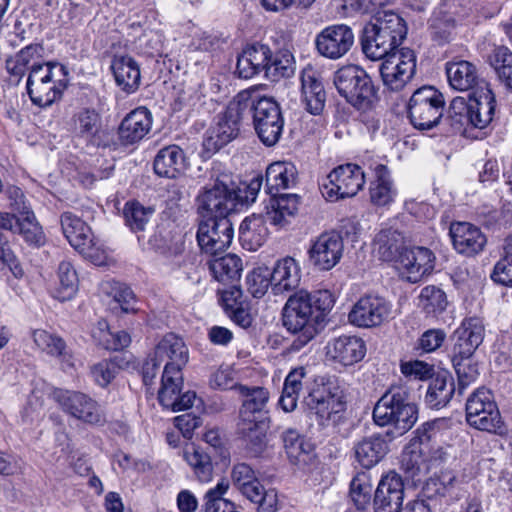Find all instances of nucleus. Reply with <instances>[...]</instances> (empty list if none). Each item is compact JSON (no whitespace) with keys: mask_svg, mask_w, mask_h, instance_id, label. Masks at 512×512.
<instances>
[{"mask_svg":"<svg viewBox=\"0 0 512 512\" xmlns=\"http://www.w3.org/2000/svg\"><path fill=\"white\" fill-rule=\"evenodd\" d=\"M333 305L334 298L328 290L297 291L283 308V325L291 333H300L301 343L306 344L317 335Z\"/></svg>","mask_w":512,"mask_h":512,"instance_id":"f257e3e1","label":"nucleus"},{"mask_svg":"<svg viewBox=\"0 0 512 512\" xmlns=\"http://www.w3.org/2000/svg\"><path fill=\"white\" fill-rule=\"evenodd\" d=\"M406 34L404 19L392 11H385L375 18V22L364 27L360 39L362 51L373 61L381 60L398 50Z\"/></svg>","mask_w":512,"mask_h":512,"instance_id":"f03ea898","label":"nucleus"},{"mask_svg":"<svg viewBox=\"0 0 512 512\" xmlns=\"http://www.w3.org/2000/svg\"><path fill=\"white\" fill-rule=\"evenodd\" d=\"M433 430V424H422L402 453L401 468L414 484L421 482L444 459L442 447L432 441Z\"/></svg>","mask_w":512,"mask_h":512,"instance_id":"7ed1b4c3","label":"nucleus"},{"mask_svg":"<svg viewBox=\"0 0 512 512\" xmlns=\"http://www.w3.org/2000/svg\"><path fill=\"white\" fill-rule=\"evenodd\" d=\"M197 209L210 218L227 217L242 205L232 175L215 167L207 183L196 197Z\"/></svg>","mask_w":512,"mask_h":512,"instance_id":"20e7f679","label":"nucleus"},{"mask_svg":"<svg viewBox=\"0 0 512 512\" xmlns=\"http://www.w3.org/2000/svg\"><path fill=\"white\" fill-rule=\"evenodd\" d=\"M373 420L376 425L392 426L399 435L408 432L418 420V408L404 386L391 387L375 404Z\"/></svg>","mask_w":512,"mask_h":512,"instance_id":"39448f33","label":"nucleus"},{"mask_svg":"<svg viewBox=\"0 0 512 512\" xmlns=\"http://www.w3.org/2000/svg\"><path fill=\"white\" fill-rule=\"evenodd\" d=\"M66 66L47 62L28 74L27 93L33 104L48 107L61 98L68 85Z\"/></svg>","mask_w":512,"mask_h":512,"instance_id":"423d86ee","label":"nucleus"},{"mask_svg":"<svg viewBox=\"0 0 512 512\" xmlns=\"http://www.w3.org/2000/svg\"><path fill=\"white\" fill-rule=\"evenodd\" d=\"M334 85L339 94L358 109L369 108L376 96L371 77L356 65H347L337 70Z\"/></svg>","mask_w":512,"mask_h":512,"instance_id":"0eeeda50","label":"nucleus"},{"mask_svg":"<svg viewBox=\"0 0 512 512\" xmlns=\"http://www.w3.org/2000/svg\"><path fill=\"white\" fill-rule=\"evenodd\" d=\"M443 94L432 86H423L411 96L408 114L411 124L418 130H430L436 127L443 116Z\"/></svg>","mask_w":512,"mask_h":512,"instance_id":"6e6552de","label":"nucleus"},{"mask_svg":"<svg viewBox=\"0 0 512 512\" xmlns=\"http://www.w3.org/2000/svg\"><path fill=\"white\" fill-rule=\"evenodd\" d=\"M466 420L478 430L502 433L503 421L492 393L484 388L477 389L466 402Z\"/></svg>","mask_w":512,"mask_h":512,"instance_id":"1a4fd4ad","label":"nucleus"},{"mask_svg":"<svg viewBox=\"0 0 512 512\" xmlns=\"http://www.w3.org/2000/svg\"><path fill=\"white\" fill-rule=\"evenodd\" d=\"M365 184L362 168L353 163L334 168L321 184L322 195L329 201L355 196Z\"/></svg>","mask_w":512,"mask_h":512,"instance_id":"9d476101","label":"nucleus"},{"mask_svg":"<svg viewBox=\"0 0 512 512\" xmlns=\"http://www.w3.org/2000/svg\"><path fill=\"white\" fill-rule=\"evenodd\" d=\"M381 60L380 75L384 86L391 91L402 90L416 71V56L409 48L394 51Z\"/></svg>","mask_w":512,"mask_h":512,"instance_id":"9b49d317","label":"nucleus"},{"mask_svg":"<svg viewBox=\"0 0 512 512\" xmlns=\"http://www.w3.org/2000/svg\"><path fill=\"white\" fill-rule=\"evenodd\" d=\"M253 125L265 146L272 147L277 144L284 127V119L277 102L269 97H260L253 114Z\"/></svg>","mask_w":512,"mask_h":512,"instance_id":"f8f14e48","label":"nucleus"},{"mask_svg":"<svg viewBox=\"0 0 512 512\" xmlns=\"http://www.w3.org/2000/svg\"><path fill=\"white\" fill-rule=\"evenodd\" d=\"M233 236V224L227 217H209L199 224L196 235L201 250L211 256L225 251L230 246Z\"/></svg>","mask_w":512,"mask_h":512,"instance_id":"ddd939ff","label":"nucleus"},{"mask_svg":"<svg viewBox=\"0 0 512 512\" xmlns=\"http://www.w3.org/2000/svg\"><path fill=\"white\" fill-rule=\"evenodd\" d=\"M183 386L182 370L163 369L161 385L158 390L159 403L173 412L182 411L192 407L196 398L195 392L187 391L181 394Z\"/></svg>","mask_w":512,"mask_h":512,"instance_id":"4468645a","label":"nucleus"},{"mask_svg":"<svg viewBox=\"0 0 512 512\" xmlns=\"http://www.w3.org/2000/svg\"><path fill=\"white\" fill-rule=\"evenodd\" d=\"M484 320L479 316L463 319L452 335L453 345L450 357H474L485 338Z\"/></svg>","mask_w":512,"mask_h":512,"instance_id":"2eb2a0df","label":"nucleus"},{"mask_svg":"<svg viewBox=\"0 0 512 512\" xmlns=\"http://www.w3.org/2000/svg\"><path fill=\"white\" fill-rule=\"evenodd\" d=\"M392 304L379 295L361 297L353 306L348 318L358 327L370 328L379 326L391 314Z\"/></svg>","mask_w":512,"mask_h":512,"instance_id":"dca6fc26","label":"nucleus"},{"mask_svg":"<svg viewBox=\"0 0 512 512\" xmlns=\"http://www.w3.org/2000/svg\"><path fill=\"white\" fill-rule=\"evenodd\" d=\"M343 250V239L338 232H323L311 241L309 260L317 269L329 271L339 263Z\"/></svg>","mask_w":512,"mask_h":512,"instance_id":"f3484780","label":"nucleus"},{"mask_svg":"<svg viewBox=\"0 0 512 512\" xmlns=\"http://www.w3.org/2000/svg\"><path fill=\"white\" fill-rule=\"evenodd\" d=\"M61 228L71 246L85 260L95 264L96 246L92 229L70 212L62 214Z\"/></svg>","mask_w":512,"mask_h":512,"instance_id":"a211bd4d","label":"nucleus"},{"mask_svg":"<svg viewBox=\"0 0 512 512\" xmlns=\"http://www.w3.org/2000/svg\"><path fill=\"white\" fill-rule=\"evenodd\" d=\"M318 52L329 59H339L354 44V33L348 25L335 24L324 28L315 40Z\"/></svg>","mask_w":512,"mask_h":512,"instance_id":"6ab92c4d","label":"nucleus"},{"mask_svg":"<svg viewBox=\"0 0 512 512\" xmlns=\"http://www.w3.org/2000/svg\"><path fill=\"white\" fill-rule=\"evenodd\" d=\"M435 256L425 247L403 248L399 256V270L410 283L420 281L432 272Z\"/></svg>","mask_w":512,"mask_h":512,"instance_id":"aec40b11","label":"nucleus"},{"mask_svg":"<svg viewBox=\"0 0 512 512\" xmlns=\"http://www.w3.org/2000/svg\"><path fill=\"white\" fill-rule=\"evenodd\" d=\"M404 499V483L395 471L383 475L374 496V512H400Z\"/></svg>","mask_w":512,"mask_h":512,"instance_id":"412c9836","label":"nucleus"},{"mask_svg":"<svg viewBox=\"0 0 512 512\" xmlns=\"http://www.w3.org/2000/svg\"><path fill=\"white\" fill-rule=\"evenodd\" d=\"M449 234L454 249L465 256L479 254L487 243L486 236L481 229L468 222L452 223Z\"/></svg>","mask_w":512,"mask_h":512,"instance_id":"4be33fe9","label":"nucleus"},{"mask_svg":"<svg viewBox=\"0 0 512 512\" xmlns=\"http://www.w3.org/2000/svg\"><path fill=\"white\" fill-rule=\"evenodd\" d=\"M152 114L146 107H138L129 112L121 121L118 134L124 145L141 141L152 128Z\"/></svg>","mask_w":512,"mask_h":512,"instance_id":"5701e85b","label":"nucleus"},{"mask_svg":"<svg viewBox=\"0 0 512 512\" xmlns=\"http://www.w3.org/2000/svg\"><path fill=\"white\" fill-rule=\"evenodd\" d=\"M101 302L108 306L112 313H135L136 297L126 285L115 280H103L100 284Z\"/></svg>","mask_w":512,"mask_h":512,"instance_id":"b1692460","label":"nucleus"},{"mask_svg":"<svg viewBox=\"0 0 512 512\" xmlns=\"http://www.w3.org/2000/svg\"><path fill=\"white\" fill-rule=\"evenodd\" d=\"M272 293L283 295L298 288L301 281V267L293 257L286 256L276 261L270 271Z\"/></svg>","mask_w":512,"mask_h":512,"instance_id":"393cba45","label":"nucleus"},{"mask_svg":"<svg viewBox=\"0 0 512 512\" xmlns=\"http://www.w3.org/2000/svg\"><path fill=\"white\" fill-rule=\"evenodd\" d=\"M326 92L317 72L306 68L301 74V103L312 115H320L325 107Z\"/></svg>","mask_w":512,"mask_h":512,"instance_id":"a878e982","label":"nucleus"},{"mask_svg":"<svg viewBox=\"0 0 512 512\" xmlns=\"http://www.w3.org/2000/svg\"><path fill=\"white\" fill-rule=\"evenodd\" d=\"M306 404L317 415L321 425H325L333 414H337L344 409L341 397L332 393L331 388L326 385L311 391L306 398Z\"/></svg>","mask_w":512,"mask_h":512,"instance_id":"bb28decb","label":"nucleus"},{"mask_svg":"<svg viewBox=\"0 0 512 512\" xmlns=\"http://www.w3.org/2000/svg\"><path fill=\"white\" fill-rule=\"evenodd\" d=\"M271 49L264 44H253L245 47L237 58L236 73L240 78L251 79L266 71Z\"/></svg>","mask_w":512,"mask_h":512,"instance_id":"cd10ccee","label":"nucleus"},{"mask_svg":"<svg viewBox=\"0 0 512 512\" xmlns=\"http://www.w3.org/2000/svg\"><path fill=\"white\" fill-rule=\"evenodd\" d=\"M154 356L160 361H166L164 369L182 370L189 359L188 348L184 341L173 333L165 335L156 345Z\"/></svg>","mask_w":512,"mask_h":512,"instance_id":"c85d7f7f","label":"nucleus"},{"mask_svg":"<svg viewBox=\"0 0 512 512\" xmlns=\"http://www.w3.org/2000/svg\"><path fill=\"white\" fill-rule=\"evenodd\" d=\"M44 47L39 43L27 45L14 56L6 60V69L11 76L17 78V82L28 72L42 67L47 62L43 60Z\"/></svg>","mask_w":512,"mask_h":512,"instance_id":"c756f323","label":"nucleus"},{"mask_svg":"<svg viewBox=\"0 0 512 512\" xmlns=\"http://www.w3.org/2000/svg\"><path fill=\"white\" fill-rule=\"evenodd\" d=\"M388 451V442L380 434L364 437L356 442L353 447L355 460L365 469H370L377 465Z\"/></svg>","mask_w":512,"mask_h":512,"instance_id":"7c9ffc66","label":"nucleus"},{"mask_svg":"<svg viewBox=\"0 0 512 512\" xmlns=\"http://www.w3.org/2000/svg\"><path fill=\"white\" fill-rule=\"evenodd\" d=\"M238 391L244 398L240 409V418L268 419V402L270 394L264 387L239 386Z\"/></svg>","mask_w":512,"mask_h":512,"instance_id":"2f4dec72","label":"nucleus"},{"mask_svg":"<svg viewBox=\"0 0 512 512\" xmlns=\"http://www.w3.org/2000/svg\"><path fill=\"white\" fill-rule=\"evenodd\" d=\"M153 168L160 177L176 178L186 168L184 151L178 145H169L160 149L154 158Z\"/></svg>","mask_w":512,"mask_h":512,"instance_id":"473e14b6","label":"nucleus"},{"mask_svg":"<svg viewBox=\"0 0 512 512\" xmlns=\"http://www.w3.org/2000/svg\"><path fill=\"white\" fill-rule=\"evenodd\" d=\"M55 399L63 410L83 422L93 424L95 405L86 395L72 391H55Z\"/></svg>","mask_w":512,"mask_h":512,"instance_id":"72a5a7b5","label":"nucleus"},{"mask_svg":"<svg viewBox=\"0 0 512 512\" xmlns=\"http://www.w3.org/2000/svg\"><path fill=\"white\" fill-rule=\"evenodd\" d=\"M365 353L364 341L356 336L342 335L329 345V354L345 366L359 362Z\"/></svg>","mask_w":512,"mask_h":512,"instance_id":"f704fd0d","label":"nucleus"},{"mask_svg":"<svg viewBox=\"0 0 512 512\" xmlns=\"http://www.w3.org/2000/svg\"><path fill=\"white\" fill-rule=\"evenodd\" d=\"M297 179L295 165L287 161H277L266 169L265 181L268 193L275 196L280 190L294 187Z\"/></svg>","mask_w":512,"mask_h":512,"instance_id":"c9c22d12","label":"nucleus"},{"mask_svg":"<svg viewBox=\"0 0 512 512\" xmlns=\"http://www.w3.org/2000/svg\"><path fill=\"white\" fill-rule=\"evenodd\" d=\"M269 235L267 220L262 214L246 217L239 227V239L244 248L256 251L260 248Z\"/></svg>","mask_w":512,"mask_h":512,"instance_id":"e433bc0d","label":"nucleus"},{"mask_svg":"<svg viewBox=\"0 0 512 512\" xmlns=\"http://www.w3.org/2000/svg\"><path fill=\"white\" fill-rule=\"evenodd\" d=\"M115 81L127 93L135 92L141 80V73L136 61L129 56L115 57L111 64Z\"/></svg>","mask_w":512,"mask_h":512,"instance_id":"4c0bfd02","label":"nucleus"},{"mask_svg":"<svg viewBox=\"0 0 512 512\" xmlns=\"http://www.w3.org/2000/svg\"><path fill=\"white\" fill-rule=\"evenodd\" d=\"M446 74L450 86L459 91L473 89L479 80L476 66L465 60L448 62L446 64Z\"/></svg>","mask_w":512,"mask_h":512,"instance_id":"58836bf2","label":"nucleus"},{"mask_svg":"<svg viewBox=\"0 0 512 512\" xmlns=\"http://www.w3.org/2000/svg\"><path fill=\"white\" fill-rule=\"evenodd\" d=\"M266 420L240 418L238 434L246 448L254 455L260 454L266 441Z\"/></svg>","mask_w":512,"mask_h":512,"instance_id":"ea45409f","label":"nucleus"},{"mask_svg":"<svg viewBox=\"0 0 512 512\" xmlns=\"http://www.w3.org/2000/svg\"><path fill=\"white\" fill-rule=\"evenodd\" d=\"M375 180L370 185L371 202L377 206L390 204L396 194L390 177V171L384 164H376L373 168Z\"/></svg>","mask_w":512,"mask_h":512,"instance_id":"a19ab883","label":"nucleus"},{"mask_svg":"<svg viewBox=\"0 0 512 512\" xmlns=\"http://www.w3.org/2000/svg\"><path fill=\"white\" fill-rule=\"evenodd\" d=\"M472 127L477 129L486 128L494 117L495 99L490 90L481 92L479 95L469 98L468 101Z\"/></svg>","mask_w":512,"mask_h":512,"instance_id":"79ce46f5","label":"nucleus"},{"mask_svg":"<svg viewBox=\"0 0 512 512\" xmlns=\"http://www.w3.org/2000/svg\"><path fill=\"white\" fill-rule=\"evenodd\" d=\"M78 275L73 265L66 260L59 263L57 280L52 290V295L59 301L71 300L78 291Z\"/></svg>","mask_w":512,"mask_h":512,"instance_id":"37998d69","label":"nucleus"},{"mask_svg":"<svg viewBox=\"0 0 512 512\" xmlns=\"http://www.w3.org/2000/svg\"><path fill=\"white\" fill-rule=\"evenodd\" d=\"M455 392L453 378L447 373H439L434 377L427 389L425 401L431 408L439 409L446 406Z\"/></svg>","mask_w":512,"mask_h":512,"instance_id":"c03bdc74","label":"nucleus"},{"mask_svg":"<svg viewBox=\"0 0 512 512\" xmlns=\"http://www.w3.org/2000/svg\"><path fill=\"white\" fill-rule=\"evenodd\" d=\"M282 441L289 461L294 465H304L311 458L312 446L295 429L289 428L282 434Z\"/></svg>","mask_w":512,"mask_h":512,"instance_id":"a18cd8bd","label":"nucleus"},{"mask_svg":"<svg viewBox=\"0 0 512 512\" xmlns=\"http://www.w3.org/2000/svg\"><path fill=\"white\" fill-rule=\"evenodd\" d=\"M306 370L304 367L292 369L285 378L279 405L285 412L296 409L300 392L303 389Z\"/></svg>","mask_w":512,"mask_h":512,"instance_id":"49530a36","label":"nucleus"},{"mask_svg":"<svg viewBox=\"0 0 512 512\" xmlns=\"http://www.w3.org/2000/svg\"><path fill=\"white\" fill-rule=\"evenodd\" d=\"M208 265L214 278L223 283L238 280L243 269L241 258L235 254L213 256Z\"/></svg>","mask_w":512,"mask_h":512,"instance_id":"de8ad7c7","label":"nucleus"},{"mask_svg":"<svg viewBox=\"0 0 512 512\" xmlns=\"http://www.w3.org/2000/svg\"><path fill=\"white\" fill-rule=\"evenodd\" d=\"M444 124L448 127L447 132L452 134H465L467 128L472 127L469 104L465 98L455 97L451 101Z\"/></svg>","mask_w":512,"mask_h":512,"instance_id":"09e8293b","label":"nucleus"},{"mask_svg":"<svg viewBox=\"0 0 512 512\" xmlns=\"http://www.w3.org/2000/svg\"><path fill=\"white\" fill-rule=\"evenodd\" d=\"M20 217L15 216L13 232L19 233L24 240L32 246L40 247L45 244L46 238L42 227L37 222L34 213L31 210H25L19 213Z\"/></svg>","mask_w":512,"mask_h":512,"instance_id":"8fccbe9b","label":"nucleus"},{"mask_svg":"<svg viewBox=\"0 0 512 512\" xmlns=\"http://www.w3.org/2000/svg\"><path fill=\"white\" fill-rule=\"evenodd\" d=\"M239 133V123L228 117L224 111L218 116V121L209 131L207 146L213 149H220L236 138Z\"/></svg>","mask_w":512,"mask_h":512,"instance_id":"3c124183","label":"nucleus"},{"mask_svg":"<svg viewBox=\"0 0 512 512\" xmlns=\"http://www.w3.org/2000/svg\"><path fill=\"white\" fill-rule=\"evenodd\" d=\"M183 458L193 469L200 482L206 483L212 479L213 467L208 454L193 444H188L183 450Z\"/></svg>","mask_w":512,"mask_h":512,"instance_id":"603ef678","label":"nucleus"},{"mask_svg":"<svg viewBox=\"0 0 512 512\" xmlns=\"http://www.w3.org/2000/svg\"><path fill=\"white\" fill-rule=\"evenodd\" d=\"M403 236L392 228L382 229L375 238V249L384 261H391L402 251Z\"/></svg>","mask_w":512,"mask_h":512,"instance_id":"864d4df0","label":"nucleus"},{"mask_svg":"<svg viewBox=\"0 0 512 512\" xmlns=\"http://www.w3.org/2000/svg\"><path fill=\"white\" fill-rule=\"evenodd\" d=\"M489 63L501 82L512 92V52L505 46H498L489 55Z\"/></svg>","mask_w":512,"mask_h":512,"instance_id":"5fc2aeb1","label":"nucleus"},{"mask_svg":"<svg viewBox=\"0 0 512 512\" xmlns=\"http://www.w3.org/2000/svg\"><path fill=\"white\" fill-rule=\"evenodd\" d=\"M430 28L432 39L439 45H443L452 40L456 21L450 13L439 9L430 20Z\"/></svg>","mask_w":512,"mask_h":512,"instance_id":"6e6d98bb","label":"nucleus"},{"mask_svg":"<svg viewBox=\"0 0 512 512\" xmlns=\"http://www.w3.org/2000/svg\"><path fill=\"white\" fill-rule=\"evenodd\" d=\"M259 98L260 97L255 93L243 90L229 102L225 112L228 117L233 118L236 122L240 123V121L248 115L255 114V107Z\"/></svg>","mask_w":512,"mask_h":512,"instance_id":"4d7b16f0","label":"nucleus"},{"mask_svg":"<svg viewBox=\"0 0 512 512\" xmlns=\"http://www.w3.org/2000/svg\"><path fill=\"white\" fill-rule=\"evenodd\" d=\"M126 225L133 231H143L154 214V208L147 207L139 201H129L123 210Z\"/></svg>","mask_w":512,"mask_h":512,"instance_id":"13d9d810","label":"nucleus"},{"mask_svg":"<svg viewBox=\"0 0 512 512\" xmlns=\"http://www.w3.org/2000/svg\"><path fill=\"white\" fill-rule=\"evenodd\" d=\"M229 488L226 480H221L214 488L209 489L204 496V503L200 512H229L233 503L223 498Z\"/></svg>","mask_w":512,"mask_h":512,"instance_id":"bf43d9fd","label":"nucleus"},{"mask_svg":"<svg viewBox=\"0 0 512 512\" xmlns=\"http://www.w3.org/2000/svg\"><path fill=\"white\" fill-rule=\"evenodd\" d=\"M448 305L445 292L436 286L430 285L424 287L419 295V307L427 314L438 315L442 313Z\"/></svg>","mask_w":512,"mask_h":512,"instance_id":"052dcab7","label":"nucleus"},{"mask_svg":"<svg viewBox=\"0 0 512 512\" xmlns=\"http://www.w3.org/2000/svg\"><path fill=\"white\" fill-rule=\"evenodd\" d=\"M451 361L458 378V393L474 383L479 376L478 364L474 357H451Z\"/></svg>","mask_w":512,"mask_h":512,"instance_id":"680f3d73","label":"nucleus"},{"mask_svg":"<svg viewBox=\"0 0 512 512\" xmlns=\"http://www.w3.org/2000/svg\"><path fill=\"white\" fill-rule=\"evenodd\" d=\"M294 72L292 56L289 54L271 53L269 57L265 77L271 81H277L283 77H289Z\"/></svg>","mask_w":512,"mask_h":512,"instance_id":"e2e57ef3","label":"nucleus"},{"mask_svg":"<svg viewBox=\"0 0 512 512\" xmlns=\"http://www.w3.org/2000/svg\"><path fill=\"white\" fill-rule=\"evenodd\" d=\"M271 280L268 267H257L247 275V290L253 297L261 298L266 294L268 288L272 287Z\"/></svg>","mask_w":512,"mask_h":512,"instance_id":"0e129e2a","label":"nucleus"},{"mask_svg":"<svg viewBox=\"0 0 512 512\" xmlns=\"http://www.w3.org/2000/svg\"><path fill=\"white\" fill-rule=\"evenodd\" d=\"M32 337L36 346L51 356H61L65 350L66 345L64 340L45 330H34Z\"/></svg>","mask_w":512,"mask_h":512,"instance_id":"69168bd1","label":"nucleus"},{"mask_svg":"<svg viewBox=\"0 0 512 512\" xmlns=\"http://www.w3.org/2000/svg\"><path fill=\"white\" fill-rule=\"evenodd\" d=\"M98 329L100 330L98 338L106 350L120 351L131 343V337L125 331L112 332L108 327L102 328L101 322H98Z\"/></svg>","mask_w":512,"mask_h":512,"instance_id":"338daca9","label":"nucleus"},{"mask_svg":"<svg viewBox=\"0 0 512 512\" xmlns=\"http://www.w3.org/2000/svg\"><path fill=\"white\" fill-rule=\"evenodd\" d=\"M372 487L365 476H356L350 483V497L357 509H365L370 503Z\"/></svg>","mask_w":512,"mask_h":512,"instance_id":"774afa93","label":"nucleus"}]
</instances>
